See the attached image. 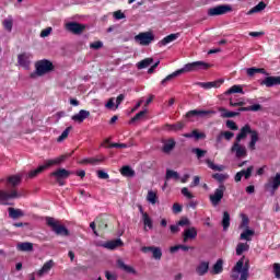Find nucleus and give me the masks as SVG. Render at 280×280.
<instances>
[{
	"label": "nucleus",
	"mask_w": 280,
	"mask_h": 280,
	"mask_svg": "<svg viewBox=\"0 0 280 280\" xmlns=\"http://www.w3.org/2000/svg\"><path fill=\"white\" fill-rule=\"evenodd\" d=\"M211 65L205 62V61H194L190 63H186L183 68L179 70H176L175 72L168 74L165 79L161 81L162 86H166L167 82H171V80H174V78H178V75H183V73H189L191 71H207Z\"/></svg>",
	"instance_id": "1"
},
{
	"label": "nucleus",
	"mask_w": 280,
	"mask_h": 280,
	"mask_svg": "<svg viewBox=\"0 0 280 280\" xmlns=\"http://www.w3.org/2000/svg\"><path fill=\"white\" fill-rule=\"evenodd\" d=\"M244 259H246V256L241 257L232 268L230 276L232 280H248V277H250V266L248 260L244 262Z\"/></svg>",
	"instance_id": "2"
},
{
	"label": "nucleus",
	"mask_w": 280,
	"mask_h": 280,
	"mask_svg": "<svg viewBox=\"0 0 280 280\" xmlns=\"http://www.w3.org/2000/svg\"><path fill=\"white\" fill-rule=\"evenodd\" d=\"M69 156H71V153L63 154L51 160H46L44 165H40L36 170L31 171L27 174V178H36V176L42 174V172H45V170H49V167H54V165H60L61 163H65L66 159H69Z\"/></svg>",
	"instance_id": "3"
},
{
	"label": "nucleus",
	"mask_w": 280,
	"mask_h": 280,
	"mask_svg": "<svg viewBox=\"0 0 280 280\" xmlns=\"http://www.w3.org/2000/svg\"><path fill=\"white\" fill-rule=\"evenodd\" d=\"M248 135H250L248 148L249 150H255V145H257V141H259V133L256 130H253L250 128V125H245L241 128L235 141L242 142L243 139H246V137H248Z\"/></svg>",
	"instance_id": "4"
},
{
	"label": "nucleus",
	"mask_w": 280,
	"mask_h": 280,
	"mask_svg": "<svg viewBox=\"0 0 280 280\" xmlns=\"http://www.w3.org/2000/svg\"><path fill=\"white\" fill-rule=\"evenodd\" d=\"M46 223L48 226H50V229H51L52 233H55V235H59L61 237H69V235H70L69 229H67V226L60 224V222L56 221V219H54L51 217H47Z\"/></svg>",
	"instance_id": "5"
},
{
	"label": "nucleus",
	"mask_w": 280,
	"mask_h": 280,
	"mask_svg": "<svg viewBox=\"0 0 280 280\" xmlns=\"http://www.w3.org/2000/svg\"><path fill=\"white\" fill-rule=\"evenodd\" d=\"M35 72L31 73V78H36V75H45V73L54 71V63L47 59H43L35 63Z\"/></svg>",
	"instance_id": "6"
},
{
	"label": "nucleus",
	"mask_w": 280,
	"mask_h": 280,
	"mask_svg": "<svg viewBox=\"0 0 280 280\" xmlns=\"http://www.w3.org/2000/svg\"><path fill=\"white\" fill-rule=\"evenodd\" d=\"M280 187V172L276 173L275 176L268 178L267 183L264 185L265 191H268L270 196H275Z\"/></svg>",
	"instance_id": "7"
},
{
	"label": "nucleus",
	"mask_w": 280,
	"mask_h": 280,
	"mask_svg": "<svg viewBox=\"0 0 280 280\" xmlns=\"http://www.w3.org/2000/svg\"><path fill=\"white\" fill-rule=\"evenodd\" d=\"M233 12V7L231 4H219L214 8L208 9V16H222Z\"/></svg>",
	"instance_id": "8"
},
{
	"label": "nucleus",
	"mask_w": 280,
	"mask_h": 280,
	"mask_svg": "<svg viewBox=\"0 0 280 280\" xmlns=\"http://www.w3.org/2000/svg\"><path fill=\"white\" fill-rule=\"evenodd\" d=\"M232 154L235 155L236 159H246L248 156V151L246 150V145L242 144V142L235 140L233 145L231 147Z\"/></svg>",
	"instance_id": "9"
},
{
	"label": "nucleus",
	"mask_w": 280,
	"mask_h": 280,
	"mask_svg": "<svg viewBox=\"0 0 280 280\" xmlns=\"http://www.w3.org/2000/svg\"><path fill=\"white\" fill-rule=\"evenodd\" d=\"M226 187H224L223 184H221L215 190L213 195H210V202L212 207H218L220 202H222V198H224V191Z\"/></svg>",
	"instance_id": "10"
},
{
	"label": "nucleus",
	"mask_w": 280,
	"mask_h": 280,
	"mask_svg": "<svg viewBox=\"0 0 280 280\" xmlns=\"http://www.w3.org/2000/svg\"><path fill=\"white\" fill-rule=\"evenodd\" d=\"M135 40L136 43H139V45L147 47L152 43V40H154V34L152 32L139 33L135 36Z\"/></svg>",
	"instance_id": "11"
},
{
	"label": "nucleus",
	"mask_w": 280,
	"mask_h": 280,
	"mask_svg": "<svg viewBox=\"0 0 280 280\" xmlns=\"http://www.w3.org/2000/svg\"><path fill=\"white\" fill-rule=\"evenodd\" d=\"M18 63L20 67H23V69H26L28 71L30 66L32 65V54L30 52H23L18 56Z\"/></svg>",
	"instance_id": "12"
},
{
	"label": "nucleus",
	"mask_w": 280,
	"mask_h": 280,
	"mask_svg": "<svg viewBox=\"0 0 280 280\" xmlns=\"http://www.w3.org/2000/svg\"><path fill=\"white\" fill-rule=\"evenodd\" d=\"M209 115H215V110H211V109H208V110H205V109H192V110H189L186 114V117L187 118H191V117H209Z\"/></svg>",
	"instance_id": "13"
},
{
	"label": "nucleus",
	"mask_w": 280,
	"mask_h": 280,
	"mask_svg": "<svg viewBox=\"0 0 280 280\" xmlns=\"http://www.w3.org/2000/svg\"><path fill=\"white\" fill-rule=\"evenodd\" d=\"M116 266L118 270H122V272H126L127 275H137V269L132 266L126 265L121 258L117 259Z\"/></svg>",
	"instance_id": "14"
},
{
	"label": "nucleus",
	"mask_w": 280,
	"mask_h": 280,
	"mask_svg": "<svg viewBox=\"0 0 280 280\" xmlns=\"http://www.w3.org/2000/svg\"><path fill=\"white\" fill-rule=\"evenodd\" d=\"M253 170H255V166H249L246 170H242L241 172H237L234 176L235 183H240L242 178H245V180H248V178L253 176Z\"/></svg>",
	"instance_id": "15"
},
{
	"label": "nucleus",
	"mask_w": 280,
	"mask_h": 280,
	"mask_svg": "<svg viewBox=\"0 0 280 280\" xmlns=\"http://www.w3.org/2000/svg\"><path fill=\"white\" fill-rule=\"evenodd\" d=\"M14 198H21V195H19L16 190H12L11 192L0 190V202L2 205H7L5 201L12 200Z\"/></svg>",
	"instance_id": "16"
},
{
	"label": "nucleus",
	"mask_w": 280,
	"mask_h": 280,
	"mask_svg": "<svg viewBox=\"0 0 280 280\" xmlns=\"http://www.w3.org/2000/svg\"><path fill=\"white\" fill-rule=\"evenodd\" d=\"M89 117H91V112L81 109L78 114H74L71 119L72 121H75V124H83L85 119H89Z\"/></svg>",
	"instance_id": "17"
},
{
	"label": "nucleus",
	"mask_w": 280,
	"mask_h": 280,
	"mask_svg": "<svg viewBox=\"0 0 280 280\" xmlns=\"http://www.w3.org/2000/svg\"><path fill=\"white\" fill-rule=\"evenodd\" d=\"M197 84L201 89L209 91V89H220V86H222V84H224V80L220 79V80L212 81V82H199Z\"/></svg>",
	"instance_id": "18"
},
{
	"label": "nucleus",
	"mask_w": 280,
	"mask_h": 280,
	"mask_svg": "<svg viewBox=\"0 0 280 280\" xmlns=\"http://www.w3.org/2000/svg\"><path fill=\"white\" fill-rule=\"evenodd\" d=\"M261 86H267V89H272V86L280 85V77H267L260 82Z\"/></svg>",
	"instance_id": "19"
},
{
	"label": "nucleus",
	"mask_w": 280,
	"mask_h": 280,
	"mask_svg": "<svg viewBox=\"0 0 280 280\" xmlns=\"http://www.w3.org/2000/svg\"><path fill=\"white\" fill-rule=\"evenodd\" d=\"M196 237H198V230L196 228L191 226L184 230L183 232L184 242H189V240H196Z\"/></svg>",
	"instance_id": "20"
},
{
	"label": "nucleus",
	"mask_w": 280,
	"mask_h": 280,
	"mask_svg": "<svg viewBox=\"0 0 280 280\" xmlns=\"http://www.w3.org/2000/svg\"><path fill=\"white\" fill-rule=\"evenodd\" d=\"M143 253H152L153 258L160 260L161 257H163V252L160 249V247L154 246H144L141 248Z\"/></svg>",
	"instance_id": "21"
},
{
	"label": "nucleus",
	"mask_w": 280,
	"mask_h": 280,
	"mask_svg": "<svg viewBox=\"0 0 280 280\" xmlns=\"http://www.w3.org/2000/svg\"><path fill=\"white\" fill-rule=\"evenodd\" d=\"M68 32H71L72 34H82L84 32V25L78 23V22H69L66 25Z\"/></svg>",
	"instance_id": "22"
},
{
	"label": "nucleus",
	"mask_w": 280,
	"mask_h": 280,
	"mask_svg": "<svg viewBox=\"0 0 280 280\" xmlns=\"http://www.w3.org/2000/svg\"><path fill=\"white\" fill-rule=\"evenodd\" d=\"M101 246L103 248H107L108 250H115V248L124 246V241H121V238H117L114 241L105 242Z\"/></svg>",
	"instance_id": "23"
},
{
	"label": "nucleus",
	"mask_w": 280,
	"mask_h": 280,
	"mask_svg": "<svg viewBox=\"0 0 280 280\" xmlns=\"http://www.w3.org/2000/svg\"><path fill=\"white\" fill-rule=\"evenodd\" d=\"M176 148V141L174 139H168L163 141L162 152L164 154H171L172 150Z\"/></svg>",
	"instance_id": "24"
},
{
	"label": "nucleus",
	"mask_w": 280,
	"mask_h": 280,
	"mask_svg": "<svg viewBox=\"0 0 280 280\" xmlns=\"http://www.w3.org/2000/svg\"><path fill=\"white\" fill-rule=\"evenodd\" d=\"M196 272L198 277H205L209 272V261H200L196 267Z\"/></svg>",
	"instance_id": "25"
},
{
	"label": "nucleus",
	"mask_w": 280,
	"mask_h": 280,
	"mask_svg": "<svg viewBox=\"0 0 280 280\" xmlns=\"http://www.w3.org/2000/svg\"><path fill=\"white\" fill-rule=\"evenodd\" d=\"M180 37V33H173L164 37L162 40L159 42L160 47H165V45H170V43H174L177 38Z\"/></svg>",
	"instance_id": "26"
},
{
	"label": "nucleus",
	"mask_w": 280,
	"mask_h": 280,
	"mask_svg": "<svg viewBox=\"0 0 280 280\" xmlns=\"http://www.w3.org/2000/svg\"><path fill=\"white\" fill-rule=\"evenodd\" d=\"M73 174L72 172L68 171L67 168H58L57 171L52 172L50 176H54L55 178H61L66 179L69 178Z\"/></svg>",
	"instance_id": "27"
},
{
	"label": "nucleus",
	"mask_w": 280,
	"mask_h": 280,
	"mask_svg": "<svg viewBox=\"0 0 280 280\" xmlns=\"http://www.w3.org/2000/svg\"><path fill=\"white\" fill-rule=\"evenodd\" d=\"M224 271V260L222 258H219L217 262L212 266L211 275H222Z\"/></svg>",
	"instance_id": "28"
},
{
	"label": "nucleus",
	"mask_w": 280,
	"mask_h": 280,
	"mask_svg": "<svg viewBox=\"0 0 280 280\" xmlns=\"http://www.w3.org/2000/svg\"><path fill=\"white\" fill-rule=\"evenodd\" d=\"M105 158L104 156H98V158H85L81 160L79 163L80 165H86L89 163L90 165H97L102 162H104Z\"/></svg>",
	"instance_id": "29"
},
{
	"label": "nucleus",
	"mask_w": 280,
	"mask_h": 280,
	"mask_svg": "<svg viewBox=\"0 0 280 280\" xmlns=\"http://www.w3.org/2000/svg\"><path fill=\"white\" fill-rule=\"evenodd\" d=\"M21 180H23V174L11 175L7 178V183L11 185V187L21 185Z\"/></svg>",
	"instance_id": "30"
},
{
	"label": "nucleus",
	"mask_w": 280,
	"mask_h": 280,
	"mask_svg": "<svg viewBox=\"0 0 280 280\" xmlns=\"http://www.w3.org/2000/svg\"><path fill=\"white\" fill-rule=\"evenodd\" d=\"M54 268V260L46 261L43 267L37 271V277H43V275H48V272Z\"/></svg>",
	"instance_id": "31"
},
{
	"label": "nucleus",
	"mask_w": 280,
	"mask_h": 280,
	"mask_svg": "<svg viewBox=\"0 0 280 280\" xmlns=\"http://www.w3.org/2000/svg\"><path fill=\"white\" fill-rule=\"evenodd\" d=\"M235 250H236L237 257H241V255H244V253H248V250H250V245L247 242L237 243Z\"/></svg>",
	"instance_id": "32"
},
{
	"label": "nucleus",
	"mask_w": 280,
	"mask_h": 280,
	"mask_svg": "<svg viewBox=\"0 0 280 280\" xmlns=\"http://www.w3.org/2000/svg\"><path fill=\"white\" fill-rule=\"evenodd\" d=\"M255 235V231L247 229L245 231H243L240 235V240L244 241V242H253V236Z\"/></svg>",
	"instance_id": "33"
},
{
	"label": "nucleus",
	"mask_w": 280,
	"mask_h": 280,
	"mask_svg": "<svg viewBox=\"0 0 280 280\" xmlns=\"http://www.w3.org/2000/svg\"><path fill=\"white\" fill-rule=\"evenodd\" d=\"M9 218H12V220H18V218H23L25 215V212L21 209L15 208H9Z\"/></svg>",
	"instance_id": "34"
},
{
	"label": "nucleus",
	"mask_w": 280,
	"mask_h": 280,
	"mask_svg": "<svg viewBox=\"0 0 280 280\" xmlns=\"http://www.w3.org/2000/svg\"><path fill=\"white\" fill-rule=\"evenodd\" d=\"M18 250H21L22 253H32L34 250V244L24 242L18 244Z\"/></svg>",
	"instance_id": "35"
},
{
	"label": "nucleus",
	"mask_w": 280,
	"mask_h": 280,
	"mask_svg": "<svg viewBox=\"0 0 280 280\" xmlns=\"http://www.w3.org/2000/svg\"><path fill=\"white\" fill-rule=\"evenodd\" d=\"M264 10H266V2L260 1L258 4H256L247 12V15L257 14L259 12H264Z\"/></svg>",
	"instance_id": "36"
},
{
	"label": "nucleus",
	"mask_w": 280,
	"mask_h": 280,
	"mask_svg": "<svg viewBox=\"0 0 280 280\" xmlns=\"http://www.w3.org/2000/svg\"><path fill=\"white\" fill-rule=\"evenodd\" d=\"M246 73L249 78H253V75H255V73H262V75H268V73L266 72V69L255 68V67L247 68Z\"/></svg>",
	"instance_id": "37"
},
{
	"label": "nucleus",
	"mask_w": 280,
	"mask_h": 280,
	"mask_svg": "<svg viewBox=\"0 0 280 280\" xmlns=\"http://www.w3.org/2000/svg\"><path fill=\"white\" fill-rule=\"evenodd\" d=\"M121 176H126L127 178H133L135 176V170L130 167L129 165H125L120 168Z\"/></svg>",
	"instance_id": "38"
},
{
	"label": "nucleus",
	"mask_w": 280,
	"mask_h": 280,
	"mask_svg": "<svg viewBox=\"0 0 280 280\" xmlns=\"http://www.w3.org/2000/svg\"><path fill=\"white\" fill-rule=\"evenodd\" d=\"M180 180V175L176 171L166 170L165 180Z\"/></svg>",
	"instance_id": "39"
},
{
	"label": "nucleus",
	"mask_w": 280,
	"mask_h": 280,
	"mask_svg": "<svg viewBox=\"0 0 280 280\" xmlns=\"http://www.w3.org/2000/svg\"><path fill=\"white\" fill-rule=\"evenodd\" d=\"M222 226L223 231H229V226H231V214L228 211L223 212Z\"/></svg>",
	"instance_id": "40"
},
{
	"label": "nucleus",
	"mask_w": 280,
	"mask_h": 280,
	"mask_svg": "<svg viewBox=\"0 0 280 280\" xmlns=\"http://www.w3.org/2000/svg\"><path fill=\"white\" fill-rule=\"evenodd\" d=\"M233 93H241V95H244V88L242 85H233L225 91V95H233Z\"/></svg>",
	"instance_id": "41"
},
{
	"label": "nucleus",
	"mask_w": 280,
	"mask_h": 280,
	"mask_svg": "<svg viewBox=\"0 0 280 280\" xmlns=\"http://www.w3.org/2000/svg\"><path fill=\"white\" fill-rule=\"evenodd\" d=\"M147 200L150 205H156L159 202V196L153 190H149L147 195Z\"/></svg>",
	"instance_id": "42"
},
{
	"label": "nucleus",
	"mask_w": 280,
	"mask_h": 280,
	"mask_svg": "<svg viewBox=\"0 0 280 280\" xmlns=\"http://www.w3.org/2000/svg\"><path fill=\"white\" fill-rule=\"evenodd\" d=\"M152 62H154L153 58H145L137 63V69H148Z\"/></svg>",
	"instance_id": "43"
},
{
	"label": "nucleus",
	"mask_w": 280,
	"mask_h": 280,
	"mask_svg": "<svg viewBox=\"0 0 280 280\" xmlns=\"http://www.w3.org/2000/svg\"><path fill=\"white\" fill-rule=\"evenodd\" d=\"M165 128L172 132H178V130H183V128H185V124L177 122L174 125H166Z\"/></svg>",
	"instance_id": "44"
},
{
	"label": "nucleus",
	"mask_w": 280,
	"mask_h": 280,
	"mask_svg": "<svg viewBox=\"0 0 280 280\" xmlns=\"http://www.w3.org/2000/svg\"><path fill=\"white\" fill-rule=\"evenodd\" d=\"M206 163L210 170H213L214 172H223L224 165H218L213 163L211 160H206Z\"/></svg>",
	"instance_id": "45"
},
{
	"label": "nucleus",
	"mask_w": 280,
	"mask_h": 280,
	"mask_svg": "<svg viewBox=\"0 0 280 280\" xmlns=\"http://www.w3.org/2000/svg\"><path fill=\"white\" fill-rule=\"evenodd\" d=\"M142 221L144 226H148V229L152 230L154 228L153 223H152V219L150 218V214L144 213L142 217Z\"/></svg>",
	"instance_id": "46"
},
{
	"label": "nucleus",
	"mask_w": 280,
	"mask_h": 280,
	"mask_svg": "<svg viewBox=\"0 0 280 280\" xmlns=\"http://www.w3.org/2000/svg\"><path fill=\"white\" fill-rule=\"evenodd\" d=\"M237 115H240V112H229L224 108L221 109V117L223 118L237 117Z\"/></svg>",
	"instance_id": "47"
},
{
	"label": "nucleus",
	"mask_w": 280,
	"mask_h": 280,
	"mask_svg": "<svg viewBox=\"0 0 280 280\" xmlns=\"http://www.w3.org/2000/svg\"><path fill=\"white\" fill-rule=\"evenodd\" d=\"M212 178L218 180V183H224V180L229 179V174L215 173L212 175Z\"/></svg>",
	"instance_id": "48"
},
{
	"label": "nucleus",
	"mask_w": 280,
	"mask_h": 280,
	"mask_svg": "<svg viewBox=\"0 0 280 280\" xmlns=\"http://www.w3.org/2000/svg\"><path fill=\"white\" fill-rule=\"evenodd\" d=\"M191 152L192 154H196L197 159H203V156L207 154V150H202L200 148H192Z\"/></svg>",
	"instance_id": "49"
},
{
	"label": "nucleus",
	"mask_w": 280,
	"mask_h": 280,
	"mask_svg": "<svg viewBox=\"0 0 280 280\" xmlns=\"http://www.w3.org/2000/svg\"><path fill=\"white\" fill-rule=\"evenodd\" d=\"M69 132H71V127L66 128L62 133L58 137L57 141L61 143L63 139H67L69 137Z\"/></svg>",
	"instance_id": "50"
},
{
	"label": "nucleus",
	"mask_w": 280,
	"mask_h": 280,
	"mask_svg": "<svg viewBox=\"0 0 280 280\" xmlns=\"http://www.w3.org/2000/svg\"><path fill=\"white\" fill-rule=\"evenodd\" d=\"M12 25H13L12 19H7L3 21V27L4 30H7V32H12Z\"/></svg>",
	"instance_id": "51"
},
{
	"label": "nucleus",
	"mask_w": 280,
	"mask_h": 280,
	"mask_svg": "<svg viewBox=\"0 0 280 280\" xmlns=\"http://www.w3.org/2000/svg\"><path fill=\"white\" fill-rule=\"evenodd\" d=\"M177 225L179 226H191V221L187 219V217L182 218L178 222Z\"/></svg>",
	"instance_id": "52"
},
{
	"label": "nucleus",
	"mask_w": 280,
	"mask_h": 280,
	"mask_svg": "<svg viewBox=\"0 0 280 280\" xmlns=\"http://www.w3.org/2000/svg\"><path fill=\"white\" fill-rule=\"evenodd\" d=\"M147 114H148V109H143L138 114H136V117H133L131 121H139V119H142V117H145Z\"/></svg>",
	"instance_id": "53"
},
{
	"label": "nucleus",
	"mask_w": 280,
	"mask_h": 280,
	"mask_svg": "<svg viewBox=\"0 0 280 280\" xmlns=\"http://www.w3.org/2000/svg\"><path fill=\"white\" fill-rule=\"evenodd\" d=\"M113 16L116 21H121V19H126V14L121 12V10L114 12Z\"/></svg>",
	"instance_id": "54"
},
{
	"label": "nucleus",
	"mask_w": 280,
	"mask_h": 280,
	"mask_svg": "<svg viewBox=\"0 0 280 280\" xmlns=\"http://www.w3.org/2000/svg\"><path fill=\"white\" fill-rule=\"evenodd\" d=\"M182 195H184L185 198H187L188 200H191L194 198V195L189 192V188L187 187L182 188Z\"/></svg>",
	"instance_id": "55"
},
{
	"label": "nucleus",
	"mask_w": 280,
	"mask_h": 280,
	"mask_svg": "<svg viewBox=\"0 0 280 280\" xmlns=\"http://www.w3.org/2000/svg\"><path fill=\"white\" fill-rule=\"evenodd\" d=\"M273 275H275L276 279H280V264L279 262L273 264Z\"/></svg>",
	"instance_id": "56"
},
{
	"label": "nucleus",
	"mask_w": 280,
	"mask_h": 280,
	"mask_svg": "<svg viewBox=\"0 0 280 280\" xmlns=\"http://www.w3.org/2000/svg\"><path fill=\"white\" fill-rule=\"evenodd\" d=\"M103 47H104V43L100 40L90 44V49H102Z\"/></svg>",
	"instance_id": "57"
},
{
	"label": "nucleus",
	"mask_w": 280,
	"mask_h": 280,
	"mask_svg": "<svg viewBox=\"0 0 280 280\" xmlns=\"http://www.w3.org/2000/svg\"><path fill=\"white\" fill-rule=\"evenodd\" d=\"M221 133L223 135V139L226 141H231L232 137H235V133L231 131H221Z\"/></svg>",
	"instance_id": "58"
},
{
	"label": "nucleus",
	"mask_w": 280,
	"mask_h": 280,
	"mask_svg": "<svg viewBox=\"0 0 280 280\" xmlns=\"http://www.w3.org/2000/svg\"><path fill=\"white\" fill-rule=\"evenodd\" d=\"M52 28L51 27H47L45 30H43L40 32V38H47V36H49V34H51Z\"/></svg>",
	"instance_id": "59"
},
{
	"label": "nucleus",
	"mask_w": 280,
	"mask_h": 280,
	"mask_svg": "<svg viewBox=\"0 0 280 280\" xmlns=\"http://www.w3.org/2000/svg\"><path fill=\"white\" fill-rule=\"evenodd\" d=\"M226 128L230 130H237V124L233 120H226Z\"/></svg>",
	"instance_id": "60"
},
{
	"label": "nucleus",
	"mask_w": 280,
	"mask_h": 280,
	"mask_svg": "<svg viewBox=\"0 0 280 280\" xmlns=\"http://www.w3.org/2000/svg\"><path fill=\"white\" fill-rule=\"evenodd\" d=\"M97 176L98 178H101L102 180H107V178H109L108 173L104 172V171H97Z\"/></svg>",
	"instance_id": "61"
},
{
	"label": "nucleus",
	"mask_w": 280,
	"mask_h": 280,
	"mask_svg": "<svg viewBox=\"0 0 280 280\" xmlns=\"http://www.w3.org/2000/svg\"><path fill=\"white\" fill-rule=\"evenodd\" d=\"M170 231H171V233L174 235V234L180 232V226L178 225V223H177V224H174V225H171V226H170Z\"/></svg>",
	"instance_id": "62"
},
{
	"label": "nucleus",
	"mask_w": 280,
	"mask_h": 280,
	"mask_svg": "<svg viewBox=\"0 0 280 280\" xmlns=\"http://www.w3.org/2000/svg\"><path fill=\"white\" fill-rule=\"evenodd\" d=\"M183 211V206L179 203H174L173 205V213H180Z\"/></svg>",
	"instance_id": "63"
},
{
	"label": "nucleus",
	"mask_w": 280,
	"mask_h": 280,
	"mask_svg": "<svg viewBox=\"0 0 280 280\" xmlns=\"http://www.w3.org/2000/svg\"><path fill=\"white\" fill-rule=\"evenodd\" d=\"M109 148H120V149H126V148H128V144H126V143H117V142H114V143L109 144Z\"/></svg>",
	"instance_id": "64"
}]
</instances>
